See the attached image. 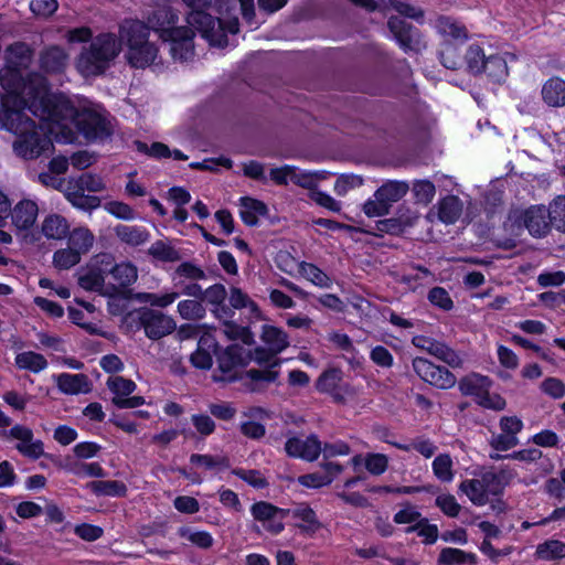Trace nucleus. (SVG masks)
<instances>
[{
	"label": "nucleus",
	"mask_w": 565,
	"mask_h": 565,
	"mask_svg": "<svg viewBox=\"0 0 565 565\" xmlns=\"http://www.w3.org/2000/svg\"><path fill=\"white\" fill-rule=\"evenodd\" d=\"M19 106L20 109L6 106L0 108V128L17 136L12 148L18 157L33 160L51 153L53 150L51 135H54L57 142L71 143L74 141L75 135L72 130H68V135H65L54 120L42 118L39 115H35L40 118V122L36 124L24 113L26 108L23 107V104L19 103Z\"/></svg>",
	"instance_id": "1"
},
{
	"label": "nucleus",
	"mask_w": 565,
	"mask_h": 565,
	"mask_svg": "<svg viewBox=\"0 0 565 565\" xmlns=\"http://www.w3.org/2000/svg\"><path fill=\"white\" fill-rule=\"evenodd\" d=\"M32 57V50L25 43L18 42L8 46L4 52L6 65L0 71V83L8 94L19 99L33 115L45 116V106L51 99L46 79L38 73L29 74L26 78L23 75Z\"/></svg>",
	"instance_id": "2"
},
{
	"label": "nucleus",
	"mask_w": 565,
	"mask_h": 565,
	"mask_svg": "<svg viewBox=\"0 0 565 565\" xmlns=\"http://www.w3.org/2000/svg\"><path fill=\"white\" fill-rule=\"evenodd\" d=\"M45 111V116L41 117L54 120L65 135L71 130L66 124L68 119L75 121L78 131L89 141L104 140L110 137L114 130L109 115L104 109L83 108L77 111L67 100L56 98L53 103L51 98Z\"/></svg>",
	"instance_id": "3"
},
{
	"label": "nucleus",
	"mask_w": 565,
	"mask_h": 565,
	"mask_svg": "<svg viewBox=\"0 0 565 565\" xmlns=\"http://www.w3.org/2000/svg\"><path fill=\"white\" fill-rule=\"evenodd\" d=\"M254 355L250 350L239 344L227 347L218 356L217 363L220 371L224 376H214L216 381L233 382L237 379L246 380L245 385L252 392L260 391L265 384L274 383L278 379L279 372L274 367L278 362H274L271 367L265 370L252 369L245 372L244 376L237 375V369L246 366Z\"/></svg>",
	"instance_id": "4"
},
{
	"label": "nucleus",
	"mask_w": 565,
	"mask_h": 565,
	"mask_svg": "<svg viewBox=\"0 0 565 565\" xmlns=\"http://www.w3.org/2000/svg\"><path fill=\"white\" fill-rule=\"evenodd\" d=\"M182 2L191 9L186 17L189 26L195 29L202 38L211 45L226 46V32L236 34L238 32V19L230 18L226 22L220 18L215 19L205 10L212 4V0H182Z\"/></svg>",
	"instance_id": "5"
},
{
	"label": "nucleus",
	"mask_w": 565,
	"mask_h": 565,
	"mask_svg": "<svg viewBox=\"0 0 565 565\" xmlns=\"http://www.w3.org/2000/svg\"><path fill=\"white\" fill-rule=\"evenodd\" d=\"M121 52V43L114 33H100L82 47L75 61L76 70L84 77L105 73Z\"/></svg>",
	"instance_id": "6"
},
{
	"label": "nucleus",
	"mask_w": 565,
	"mask_h": 565,
	"mask_svg": "<svg viewBox=\"0 0 565 565\" xmlns=\"http://www.w3.org/2000/svg\"><path fill=\"white\" fill-rule=\"evenodd\" d=\"M409 190L406 181L388 180L383 183L363 204V212L369 217L384 216L392 205L403 199Z\"/></svg>",
	"instance_id": "7"
},
{
	"label": "nucleus",
	"mask_w": 565,
	"mask_h": 565,
	"mask_svg": "<svg viewBox=\"0 0 565 565\" xmlns=\"http://www.w3.org/2000/svg\"><path fill=\"white\" fill-rule=\"evenodd\" d=\"M414 372L426 383L439 388L449 390L457 383L456 375L445 366H439L425 358H415L412 362Z\"/></svg>",
	"instance_id": "8"
},
{
	"label": "nucleus",
	"mask_w": 565,
	"mask_h": 565,
	"mask_svg": "<svg viewBox=\"0 0 565 565\" xmlns=\"http://www.w3.org/2000/svg\"><path fill=\"white\" fill-rule=\"evenodd\" d=\"M262 341L266 348H256L254 360L257 363H268L271 359L289 347L288 334L275 326L265 324L262 328Z\"/></svg>",
	"instance_id": "9"
},
{
	"label": "nucleus",
	"mask_w": 565,
	"mask_h": 565,
	"mask_svg": "<svg viewBox=\"0 0 565 565\" xmlns=\"http://www.w3.org/2000/svg\"><path fill=\"white\" fill-rule=\"evenodd\" d=\"M511 220L518 225L527 230L533 237H544L551 231L545 205H532L522 211H515Z\"/></svg>",
	"instance_id": "10"
},
{
	"label": "nucleus",
	"mask_w": 565,
	"mask_h": 565,
	"mask_svg": "<svg viewBox=\"0 0 565 565\" xmlns=\"http://www.w3.org/2000/svg\"><path fill=\"white\" fill-rule=\"evenodd\" d=\"M96 263L105 265L107 275H110L114 280V287L127 288L138 279V268L131 262L114 264V258L110 254H99L96 255Z\"/></svg>",
	"instance_id": "11"
},
{
	"label": "nucleus",
	"mask_w": 565,
	"mask_h": 565,
	"mask_svg": "<svg viewBox=\"0 0 565 565\" xmlns=\"http://www.w3.org/2000/svg\"><path fill=\"white\" fill-rule=\"evenodd\" d=\"M140 324L151 340L161 339L175 329V322L171 317L153 309H145L140 312Z\"/></svg>",
	"instance_id": "12"
},
{
	"label": "nucleus",
	"mask_w": 565,
	"mask_h": 565,
	"mask_svg": "<svg viewBox=\"0 0 565 565\" xmlns=\"http://www.w3.org/2000/svg\"><path fill=\"white\" fill-rule=\"evenodd\" d=\"M253 518L263 523L266 531L271 534H279L284 531L282 520L286 519L285 509L275 507L271 503L259 501L252 505Z\"/></svg>",
	"instance_id": "13"
},
{
	"label": "nucleus",
	"mask_w": 565,
	"mask_h": 565,
	"mask_svg": "<svg viewBox=\"0 0 565 565\" xmlns=\"http://www.w3.org/2000/svg\"><path fill=\"white\" fill-rule=\"evenodd\" d=\"M195 32L198 31L192 26H181L174 29V31L170 32L169 38L163 40L170 42V53L173 60L184 62L193 56V38Z\"/></svg>",
	"instance_id": "14"
},
{
	"label": "nucleus",
	"mask_w": 565,
	"mask_h": 565,
	"mask_svg": "<svg viewBox=\"0 0 565 565\" xmlns=\"http://www.w3.org/2000/svg\"><path fill=\"white\" fill-rule=\"evenodd\" d=\"M9 438L18 443L15 449L24 457L38 459L44 454V446L40 439H35L33 431L25 426L15 425L9 430Z\"/></svg>",
	"instance_id": "15"
},
{
	"label": "nucleus",
	"mask_w": 565,
	"mask_h": 565,
	"mask_svg": "<svg viewBox=\"0 0 565 565\" xmlns=\"http://www.w3.org/2000/svg\"><path fill=\"white\" fill-rule=\"evenodd\" d=\"M177 15L168 4H161L152 9L147 14V28L159 33L162 40L168 39L170 32L174 31L173 24L177 21Z\"/></svg>",
	"instance_id": "16"
},
{
	"label": "nucleus",
	"mask_w": 565,
	"mask_h": 565,
	"mask_svg": "<svg viewBox=\"0 0 565 565\" xmlns=\"http://www.w3.org/2000/svg\"><path fill=\"white\" fill-rule=\"evenodd\" d=\"M285 450L290 457L315 461L321 454V443L316 435H310L306 439L291 437L286 441Z\"/></svg>",
	"instance_id": "17"
},
{
	"label": "nucleus",
	"mask_w": 565,
	"mask_h": 565,
	"mask_svg": "<svg viewBox=\"0 0 565 565\" xmlns=\"http://www.w3.org/2000/svg\"><path fill=\"white\" fill-rule=\"evenodd\" d=\"M68 63V52L63 46L56 44L45 46L39 56L41 70L50 74L63 73Z\"/></svg>",
	"instance_id": "18"
},
{
	"label": "nucleus",
	"mask_w": 565,
	"mask_h": 565,
	"mask_svg": "<svg viewBox=\"0 0 565 565\" xmlns=\"http://www.w3.org/2000/svg\"><path fill=\"white\" fill-rule=\"evenodd\" d=\"M316 388L320 393L330 394L335 402H343V393L347 392V384L343 382V372L335 367L326 370L318 377Z\"/></svg>",
	"instance_id": "19"
},
{
	"label": "nucleus",
	"mask_w": 565,
	"mask_h": 565,
	"mask_svg": "<svg viewBox=\"0 0 565 565\" xmlns=\"http://www.w3.org/2000/svg\"><path fill=\"white\" fill-rule=\"evenodd\" d=\"M39 207L32 200L20 201L11 211L12 224L17 231L30 230L38 218Z\"/></svg>",
	"instance_id": "20"
},
{
	"label": "nucleus",
	"mask_w": 565,
	"mask_h": 565,
	"mask_svg": "<svg viewBox=\"0 0 565 565\" xmlns=\"http://www.w3.org/2000/svg\"><path fill=\"white\" fill-rule=\"evenodd\" d=\"M106 275L105 265L96 263L95 256L87 268L78 274V285L85 290L102 292Z\"/></svg>",
	"instance_id": "21"
},
{
	"label": "nucleus",
	"mask_w": 565,
	"mask_h": 565,
	"mask_svg": "<svg viewBox=\"0 0 565 565\" xmlns=\"http://www.w3.org/2000/svg\"><path fill=\"white\" fill-rule=\"evenodd\" d=\"M387 25L394 35V39L405 52L415 49V45L418 44V40L416 39L418 35L417 31L404 20L397 17H392L390 18Z\"/></svg>",
	"instance_id": "22"
},
{
	"label": "nucleus",
	"mask_w": 565,
	"mask_h": 565,
	"mask_svg": "<svg viewBox=\"0 0 565 565\" xmlns=\"http://www.w3.org/2000/svg\"><path fill=\"white\" fill-rule=\"evenodd\" d=\"M149 29L139 20H125L119 26V38L128 47L149 42Z\"/></svg>",
	"instance_id": "23"
},
{
	"label": "nucleus",
	"mask_w": 565,
	"mask_h": 565,
	"mask_svg": "<svg viewBox=\"0 0 565 565\" xmlns=\"http://www.w3.org/2000/svg\"><path fill=\"white\" fill-rule=\"evenodd\" d=\"M286 518L295 519L296 526L306 533H315L320 529L321 524L316 512L307 504L300 503L291 509H285Z\"/></svg>",
	"instance_id": "24"
},
{
	"label": "nucleus",
	"mask_w": 565,
	"mask_h": 565,
	"mask_svg": "<svg viewBox=\"0 0 565 565\" xmlns=\"http://www.w3.org/2000/svg\"><path fill=\"white\" fill-rule=\"evenodd\" d=\"M58 390L68 395H77L88 393L90 391V382L87 375L62 373L55 379Z\"/></svg>",
	"instance_id": "25"
},
{
	"label": "nucleus",
	"mask_w": 565,
	"mask_h": 565,
	"mask_svg": "<svg viewBox=\"0 0 565 565\" xmlns=\"http://www.w3.org/2000/svg\"><path fill=\"white\" fill-rule=\"evenodd\" d=\"M158 54V49L150 42L128 47V63L136 68H145L151 65Z\"/></svg>",
	"instance_id": "26"
},
{
	"label": "nucleus",
	"mask_w": 565,
	"mask_h": 565,
	"mask_svg": "<svg viewBox=\"0 0 565 565\" xmlns=\"http://www.w3.org/2000/svg\"><path fill=\"white\" fill-rule=\"evenodd\" d=\"M542 98L551 107L565 105V81L554 76L547 79L542 87Z\"/></svg>",
	"instance_id": "27"
},
{
	"label": "nucleus",
	"mask_w": 565,
	"mask_h": 565,
	"mask_svg": "<svg viewBox=\"0 0 565 565\" xmlns=\"http://www.w3.org/2000/svg\"><path fill=\"white\" fill-rule=\"evenodd\" d=\"M114 231L122 243L134 247L147 243L150 238V233L142 226L119 224Z\"/></svg>",
	"instance_id": "28"
},
{
	"label": "nucleus",
	"mask_w": 565,
	"mask_h": 565,
	"mask_svg": "<svg viewBox=\"0 0 565 565\" xmlns=\"http://www.w3.org/2000/svg\"><path fill=\"white\" fill-rule=\"evenodd\" d=\"M268 212L266 204L259 200L252 198L241 199L239 215L242 221L248 226H255L259 216H265Z\"/></svg>",
	"instance_id": "29"
},
{
	"label": "nucleus",
	"mask_w": 565,
	"mask_h": 565,
	"mask_svg": "<svg viewBox=\"0 0 565 565\" xmlns=\"http://www.w3.org/2000/svg\"><path fill=\"white\" fill-rule=\"evenodd\" d=\"M438 218L445 224H454L462 213V202L456 195H448L437 204Z\"/></svg>",
	"instance_id": "30"
},
{
	"label": "nucleus",
	"mask_w": 565,
	"mask_h": 565,
	"mask_svg": "<svg viewBox=\"0 0 565 565\" xmlns=\"http://www.w3.org/2000/svg\"><path fill=\"white\" fill-rule=\"evenodd\" d=\"M42 233L49 239H63L70 233V224L64 216L51 214L42 223Z\"/></svg>",
	"instance_id": "31"
},
{
	"label": "nucleus",
	"mask_w": 565,
	"mask_h": 565,
	"mask_svg": "<svg viewBox=\"0 0 565 565\" xmlns=\"http://www.w3.org/2000/svg\"><path fill=\"white\" fill-rule=\"evenodd\" d=\"M491 386L489 377L472 373L459 381V390L466 396H475L476 401Z\"/></svg>",
	"instance_id": "32"
},
{
	"label": "nucleus",
	"mask_w": 565,
	"mask_h": 565,
	"mask_svg": "<svg viewBox=\"0 0 565 565\" xmlns=\"http://www.w3.org/2000/svg\"><path fill=\"white\" fill-rule=\"evenodd\" d=\"M435 29L444 38L456 41L468 39L466 26L449 17H439L435 22Z\"/></svg>",
	"instance_id": "33"
},
{
	"label": "nucleus",
	"mask_w": 565,
	"mask_h": 565,
	"mask_svg": "<svg viewBox=\"0 0 565 565\" xmlns=\"http://www.w3.org/2000/svg\"><path fill=\"white\" fill-rule=\"evenodd\" d=\"M14 363L20 370H26L32 373H40L49 365L45 356L34 351L18 353L15 355Z\"/></svg>",
	"instance_id": "34"
},
{
	"label": "nucleus",
	"mask_w": 565,
	"mask_h": 565,
	"mask_svg": "<svg viewBox=\"0 0 565 565\" xmlns=\"http://www.w3.org/2000/svg\"><path fill=\"white\" fill-rule=\"evenodd\" d=\"M459 490L463 492L475 505L482 507L489 501V494L486 491L481 478L463 480L459 486Z\"/></svg>",
	"instance_id": "35"
},
{
	"label": "nucleus",
	"mask_w": 565,
	"mask_h": 565,
	"mask_svg": "<svg viewBox=\"0 0 565 565\" xmlns=\"http://www.w3.org/2000/svg\"><path fill=\"white\" fill-rule=\"evenodd\" d=\"M86 488L99 497H126L127 494L126 484L116 480L92 481L86 484Z\"/></svg>",
	"instance_id": "36"
},
{
	"label": "nucleus",
	"mask_w": 565,
	"mask_h": 565,
	"mask_svg": "<svg viewBox=\"0 0 565 565\" xmlns=\"http://www.w3.org/2000/svg\"><path fill=\"white\" fill-rule=\"evenodd\" d=\"M535 557L542 561H557L565 558V543L559 540H546L535 550Z\"/></svg>",
	"instance_id": "37"
},
{
	"label": "nucleus",
	"mask_w": 565,
	"mask_h": 565,
	"mask_svg": "<svg viewBox=\"0 0 565 565\" xmlns=\"http://www.w3.org/2000/svg\"><path fill=\"white\" fill-rule=\"evenodd\" d=\"M438 563L440 565H475L477 564V556L459 548L445 547L438 556Z\"/></svg>",
	"instance_id": "38"
},
{
	"label": "nucleus",
	"mask_w": 565,
	"mask_h": 565,
	"mask_svg": "<svg viewBox=\"0 0 565 565\" xmlns=\"http://www.w3.org/2000/svg\"><path fill=\"white\" fill-rule=\"evenodd\" d=\"M481 73H486L489 78L494 82H502L508 76V65L505 60L498 55L492 54L483 61Z\"/></svg>",
	"instance_id": "39"
},
{
	"label": "nucleus",
	"mask_w": 565,
	"mask_h": 565,
	"mask_svg": "<svg viewBox=\"0 0 565 565\" xmlns=\"http://www.w3.org/2000/svg\"><path fill=\"white\" fill-rule=\"evenodd\" d=\"M106 384L108 390L114 394L113 404L115 406L116 402L124 401L137 388L134 381L122 376H110Z\"/></svg>",
	"instance_id": "40"
},
{
	"label": "nucleus",
	"mask_w": 565,
	"mask_h": 565,
	"mask_svg": "<svg viewBox=\"0 0 565 565\" xmlns=\"http://www.w3.org/2000/svg\"><path fill=\"white\" fill-rule=\"evenodd\" d=\"M94 234L85 227L74 228L68 236V246L82 256L90 250L94 245Z\"/></svg>",
	"instance_id": "41"
},
{
	"label": "nucleus",
	"mask_w": 565,
	"mask_h": 565,
	"mask_svg": "<svg viewBox=\"0 0 565 565\" xmlns=\"http://www.w3.org/2000/svg\"><path fill=\"white\" fill-rule=\"evenodd\" d=\"M551 227L565 233V195H557L546 207Z\"/></svg>",
	"instance_id": "42"
},
{
	"label": "nucleus",
	"mask_w": 565,
	"mask_h": 565,
	"mask_svg": "<svg viewBox=\"0 0 565 565\" xmlns=\"http://www.w3.org/2000/svg\"><path fill=\"white\" fill-rule=\"evenodd\" d=\"M299 273L315 286L320 288H331L332 286V279L315 264L301 262Z\"/></svg>",
	"instance_id": "43"
},
{
	"label": "nucleus",
	"mask_w": 565,
	"mask_h": 565,
	"mask_svg": "<svg viewBox=\"0 0 565 565\" xmlns=\"http://www.w3.org/2000/svg\"><path fill=\"white\" fill-rule=\"evenodd\" d=\"M66 199L70 203L84 211L97 209L100 205V200L95 195H86L84 192L78 191L72 186H67Z\"/></svg>",
	"instance_id": "44"
},
{
	"label": "nucleus",
	"mask_w": 565,
	"mask_h": 565,
	"mask_svg": "<svg viewBox=\"0 0 565 565\" xmlns=\"http://www.w3.org/2000/svg\"><path fill=\"white\" fill-rule=\"evenodd\" d=\"M434 476L441 482H451L454 479V463L448 454L435 457L431 463Z\"/></svg>",
	"instance_id": "45"
},
{
	"label": "nucleus",
	"mask_w": 565,
	"mask_h": 565,
	"mask_svg": "<svg viewBox=\"0 0 565 565\" xmlns=\"http://www.w3.org/2000/svg\"><path fill=\"white\" fill-rule=\"evenodd\" d=\"M68 185L82 192H99L105 189L103 179L96 174L84 173L77 179H72Z\"/></svg>",
	"instance_id": "46"
},
{
	"label": "nucleus",
	"mask_w": 565,
	"mask_h": 565,
	"mask_svg": "<svg viewBox=\"0 0 565 565\" xmlns=\"http://www.w3.org/2000/svg\"><path fill=\"white\" fill-rule=\"evenodd\" d=\"M180 294L177 291L171 292H141L138 294L137 299L140 302L150 305L151 307L167 308L172 305Z\"/></svg>",
	"instance_id": "47"
},
{
	"label": "nucleus",
	"mask_w": 565,
	"mask_h": 565,
	"mask_svg": "<svg viewBox=\"0 0 565 565\" xmlns=\"http://www.w3.org/2000/svg\"><path fill=\"white\" fill-rule=\"evenodd\" d=\"M81 258L82 256L78 252L67 246L66 248L57 249L53 254V265L60 270H67L77 265Z\"/></svg>",
	"instance_id": "48"
},
{
	"label": "nucleus",
	"mask_w": 565,
	"mask_h": 565,
	"mask_svg": "<svg viewBox=\"0 0 565 565\" xmlns=\"http://www.w3.org/2000/svg\"><path fill=\"white\" fill-rule=\"evenodd\" d=\"M439 58L441 64L449 70H458L462 64L458 46L449 41L443 43L439 51Z\"/></svg>",
	"instance_id": "49"
},
{
	"label": "nucleus",
	"mask_w": 565,
	"mask_h": 565,
	"mask_svg": "<svg viewBox=\"0 0 565 565\" xmlns=\"http://www.w3.org/2000/svg\"><path fill=\"white\" fill-rule=\"evenodd\" d=\"M148 254L161 262H177L180 259L179 252L163 241L154 242L148 249Z\"/></svg>",
	"instance_id": "50"
},
{
	"label": "nucleus",
	"mask_w": 565,
	"mask_h": 565,
	"mask_svg": "<svg viewBox=\"0 0 565 565\" xmlns=\"http://www.w3.org/2000/svg\"><path fill=\"white\" fill-rule=\"evenodd\" d=\"M178 312L182 319L199 320L204 318L206 311L200 301L186 299L178 303Z\"/></svg>",
	"instance_id": "51"
},
{
	"label": "nucleus",
	"mask_w": 565,
	"mask_h": 565,
	"mask_svg": "<svg viewBox=\"0 0 565 565\" xmlns=\"http://www.w3.org/2000/svg\"><path fill=\"white\" fill-rule=\"evenodd\" d=\"M413 193L417 203L428 205L435 198L436 186L429 180H417L413 184Z\"/></svg>",
	"instance_id": "52"
},
{
	"label": "nucleus",
	"mask_w": 565,
	"mask_h": 565,
	"mask_svg": "<svg viewBox=\"0 0 565 565\" xmlns=\"http://www.w3.org/2000/svg\"><path fill=\"white\" fill-rule=\"evenodd\" d=\"M222 332L231 340H242L244 344L254 343V335L247 327L238 326L232 321L224 323Z\"/></svg>",
	"instance_id": "53"
},
{
	"label": "nucleus",
	"mask_w": 565,
	"mask_h": 565,
	"mask_svg": "<svg viewBox=\"0 0 565 565\" xmlns=\"http://www.w3.org/2000/svg\"><path fill=\"white\" fill-rule=\"evenodd\" d=\"M393 446L404 451L416 450L425 458L433 457L437 451L435 444L424 438H416L411 444H393Z\"/></svg>",
	"instance_id": "54"
},
{
	"label": "nucleus",
	"mask_w": 565,
	"mask_h": 565,
	"mask_svg": "<svg viewBox=\"0 0 565 565\" xmlns=\"http://www.w3.org/2000/svg\"><path fill=\"white\" fill-rule=\"evenodd\" d=\"M228 301L232 309L247 308L253 313L258 312V307L255 301H253L246 292L237 287H232L230 289Z\"/></svg>",
	"instance_id": "55"
},
{
	"label": "nucleus",
	"mask_w": 565,
	"mask_h": 565,
	"mask_svg": "<svg viewBox=\"0 0 565 565\" xmlns=\"http://www.w3.org/2000/svg\"><path fill=\"white\" fill-rule=\"evenodd\" d=\"M190 462L195 466H202L207 470L215 468H227L230 466L228 459L226 457L201 454H192L190 456Z\"/></svg>",
	"instance_id": "56"
},
{
	"label": "nucleus",
	"mask_w": 565,
	"mask_h": 565,
	"mask_svg": "<svg viewBox=\"0 0 565 565\" xmlns=\"http://www.w3.org/2000/svg\"><path fill=\"white\" fill-rule=\"evenodd\" d=\"M482 47L478 44H471L465 56L468 70L473 74H480L483 61L487 60Z\"/></svg>",
	"instance_id": "57"
},
{
	"label": "nucleus",
	"mask_w": 565,
	"mask_h": 565,
	"mask_svg": "<svg viewBox=\"0 0 565 565\" xmlns=\"http://www.w3.org/2000/svg\"><path fill=\"white\" fill-rule=\"evenodd\" d=\"M204 270L191 262L181 263L174 270L173 280L185 278L192 281L205 279Z\"/></svg>",
	"instance_id": "58"
},
{
	"label": "nucleus",
	"mask_w": 565,
	"mask_h": 565,
	"mask_svg": "<svg viewBox=\"0 0 565 565\" xmlns=\"http://www.w3.org/2000/svg\"><path fill=\"white\" fill-rule=\"evenodd\" d=\"M364 466L371 475L381 476L388 468V458L383 454L369 452L364 456Z\"/></svg>",
	"instance_id": "59"
},
{
	"label": "nucleus",
	"mask_w": 565,
	"mask_h": 565,
	"mask_svg": "<svg viewBox=\"0 0 565 565\" xmlns=\"http://www.w3.org/2000/svg\"><path fill=\"white\" fill-rule=\"evenodd\" d=\"M436 359L443 361L450 367H461L462 359L461 356L446 343L440 342L437 344L434 355Z\"/></svg>",
	"instance_id": "60"
},
{
	"label": "nucleus",
	"mask_w": 565,
	"mask_h": 565,
	"mask_svg": "<svg viewBox=\"0 0 565 565\" xmlns=\"http://www.w3.org/2000/svg\"><path fill=\"white\" fill-rule=\"evenodd\" d=\"M135 146L138 152L146 153L152 158L161 159L171 157V150L162 142H153L149 146L143 141L137 140L135 141Z\"/></svg>",
	"instance_id": "61"
},
{
	"label": "nucleus",
	"mask_w": 565,
	"mask_h": 565,
	"mask_svg": "<svg viewBox=\"0 0 565 565\" xmlns=\"http://www.w3.org/2000/svg\"><path fill=\"white\" fill-rule=\"evenodd\" d=\"M317 181H318L317 172H305V171H300L297 168L292 167V169H291V182L292 183H295L301 188L309 189L312 192L313 190H316L315 188L317 185Z\"/></svg>",
	"instance_id": "62"
},
{
	"label": "nucleus",
	"mask_w": 565,
	"mask_h": 565,
	"mask_svg": "<svg viewBox=\"0 0 565 565\" xmlns=\"http://www.w3.org/2000/svg\"><path fill=\"white\" fill-rule=\"evenodd\" d=\"M520 444V440L516 436H510L508 434H494L491 436L489 440V445L495 451H507Z\"/></svg>",
	"instance_id": "63"
},
{
	"label": "nucleus",
	"mask_w": 565,
	"mask_h": 565,
	"mask_svg": "<svg viewBox=\"0 0 565 565\" xmlns=\"http://www.w3.org/2000/svg\"><path fill=\"white\" fill-rule=\"evenodd\" d=\"M104 209L117 218L130 221L135 218V212L127 203L111 201L105 204Z\"/></svg>",
	"instance_id": "64"
}]
</instances>
